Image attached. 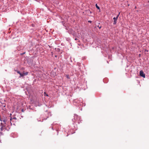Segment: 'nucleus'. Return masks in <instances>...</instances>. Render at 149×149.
Listing matches in <instances>:
<instances>
[{
  "label": "nucleus",
  "instance_id": "f257e3e1",
  "mask_svg": "<svg viewBox=\"0 0 149 149\" xmlns=\"http://www.w3.org/2000/svg\"><path fill=\"white\" fill-rule=\"evenodd\" d=\"M0 126L1 127L0 130L1 131H2L3 130L6 129V124H3V123H1L0 124Z\"/></svg>",
  "mask_w": 149,
  "mask_h": 149
},
{
  "label": "nucleus",
  "instance_id": "f03ea898",
  "mask_svg": "<svg viewBox=\"0 0 149 149\" xmlns=\"http://www.w3.org/2000/svg\"><path fill=\"white\" fill-rule=\"evenodd\" d=\"M140 75L141 76L143 77V78L145 77V74L143 72V71L141 70L140 71Z\"/></svg>",
  "mask_w": 149,
  "mask_h": 149
},
{
  "label": "nucleus",
  "instance_id": "7ed1b4c3",
  "mask_svg": "<svg viewBox=\"0 0 149 149\" xmlns=\"http://www.w3.org/2000/svg\"><path fill=\"white\" fill-rule=\"evenodd\" d=\"M118 16L119 15H117V17H114L113 18V19L114 20V22L113 23V24H116L117 22V20L118 17Z\"/></svg>",
  "mask_w": 149,
  "mask_h": 149
},
{
  "label": "nucleus",
  "instance_id": "20e7f679",
  "mask_svg": "<svg viewBox=\"0 0 149 149\" xmlns=\"http://www.w3.org/2000/svg\"><path fill=\"white\" fill-rule=\"evenodd\" d=\"M0 120L1 121H2L4 122L3 124H6L7 120L6 119H3V118H0Z\"/></svg>",
  "mask_w": 149,
  "mask_h": 149
},
{
  "label": "nucleus",
  "instance_id": "39448f33",
  "mask_svg": "<svg viewBox=\"0 0 149 149\" xmlns=\"http://www.w3.org/2000/svg\"><path fill=\"white\" fill-rule=\"evenodd\" d=\"M20 75V76L19 77H23L24 76V74H22L21 73L19 74Z\"/></svg>",
  "mask_w": 149,
  "mask_h": 149
},
{
  "label": "nucleus",
  "instance_id": "423d86ee",
  "mask_svg": "<svg viewBox=\"0 0 149 149\" xmlns=\"http://www.w3.org/2000/svg\"><path fill=\"white\" fill-rule=\"evenodd\" d=\"M95 6L98 9H100V7L97 6V4L95 5Z\"/></svg>",
  "mask_w": 149,
  "mask_h": 149
},
{
  "label": "nucleus",
  "instance_id": "0eeeda50",
  "mask_svg": "<svg viewBox=\"0 0 149 149\" xmlns=\"http://www.w3.org/2000/svg\"><path fill=\"white\" fill-rule=\"evenodd\" d=\"M23 74H24V75H27L28 74V72H26V73H23Z\"/></svg>",
  "mask_w": 149,
  "mask_h": 149
},
{
  "label": "nucleus",
  "instance_id": "6e6552de",
  "mask_svg": "<svg viewBox=\"0 0 149 149\" xmlns=\"http://www.w3.org/2000/svg\"><path fill=\"white\" fill-rule=\"evenodd\" d=\"M66 77H67V78H68V79H69V78H69V75H66Z\"/></svg>",
  "mask_w": 149,
  "mask_h": 149
},
{
  "label": "nucleus",
  "instance_id": "1a4fd4ad",
  "mask_svg": "<svg viewBox=\"0 0 149 149\" xmlns=\"http://www.w3.org/2000/svg\"><path fill=\"white\" fill-rule=\"evenodd\" d=\"M19 74L21 73L19 71L17 70L16 71Z\"/></svg>",
  "mask_w": 149,
  "mask_h": 149
},
{
  "label": "nucleus",
  "instance_id": "9d476101",
  "mask_svg": "<svg viewBox=\"0 0 149 149\" xmlns=\"http://www.w3.org/2000/svg\"><path fill=\"white\" fill-rule=\"evenodd\" d=\"M97 27H98L99 29H100L101 28L102 26H98Z\"/></svg>",
  "mask_w": 149,
  "mask_h": 149
},
{
  "label": "nucleus",
  "instance_id": "9b49d317",
  "mask_svg": "<svg viewBox=\"0 0 149 149\" xmlns=\"http://www.w3.org/2000/svg\"><path fill=\"white\" fill-rule=\"evenodd\" d=\"M88 22H90V23H91V21H88Z\"/></svg>",
  "mask_w": 149,
  "mask_h": 149
},
{
  "label": "nucleus",
  "instance_id": "f8f14e48",
  "mask_svg": "<svg viewBox=\"0 0 149 149\" xmlns=\"http://www.w3.org/2000/svg\"><path fill=\"white\" fill-rule=\"evenodd\" d=\"M78 40V39H77V38H75V40Z\"/></svg>",
  "mask_w": 149,
  "mask_h": 149
},
{
  "label": "nucleus",
  "instance_id": "ddd939ff",
  "mask_svg": "<svg viewBox=\"0 0 149 149\" xmlns=\"http://www.w3.org/2000/svg\"><path fill=\"white\" fill-rule=\"evenodd\" d=\"M13 119H15V120L16 119V118L15 117L13 118Z\"/></svg>",
  "mask_w": 149,
  "mask_h": 149
},
{
  "label": "nucleus",
  "instance_id": "4468645a",
  "mask_svg": "<svg viewBox=\"0 0 149 149\" xmlns=\"http://www.w3.org/2000/svg\"><path fill=\"white\" fill-rule=\"evenodd\" d=\"M12 118H10V121H11L12 120Z\"/></svg>",
  "mask_w": 149,
  "mask_h": 149
},
{
  "label": "nucleus",
  "instance_id": "2eb2a0df",
  "mask_svg": "<svg viewBox=\"0 0 149 149\" xmlns=\"http://www.w3.org/2000/svg\"><path fill=\"white\" fill-rule=\"evenodd\" d=\"M46 95L47 96H48V95L47 94H46Z\"/></svg>",
  "mask_w": 149,
  "mask_h": 149
},
{
  "label": "nucleus",
  "instance_id": "dca6fc26",
  "mask_svg": "<svg viewBox=\"0 0 149 149\" xmlns=\"http://www.w3.org/2000/svg\"><path fill=\"white\" fill-rule=\"evenodd\" d=\"M10 123H11V125H12V123H11V122H10Z\"/></svg>",
  "mask_w": 149,
  "mask_h": 149
},
{
  "label": "nucleus",
  "instance_id": "f3484780",
  "mask_svg": "<svg viewBox=\"0 0 149 149\" xmlns=\"http://www.w3.org/2000/svg\"><path fill=\"white\" fill-rule=\"evenodd\" d=\"M44 94H46V93H45H45H44Z\"/></svg>",
  "mask_w": 149,
  "mask_h": 149
}]
</instances>
